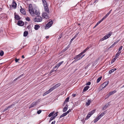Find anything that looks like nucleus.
Returning <instances> with one entry per match:
<instances>
[{"mask_svg": "<svg viewBox=\"0 0 124 124\" xmlns=\"http://www.w3.org/2000/svg\"><path fill=\"white\" fill-rule=\"evenodd\" d=\"M42 18L41 16H37L36 17V18L33 19V21L35 22H39L42 21Z\"/></svg>", "mask_w": 124, "mask_h": 124, "instance_id": "nucleus-1", "label": "nucleus"}, {"mask_svg": "<svg viewBox=\"0 0 124 124\" xmlns=\"http://www.w3.org/2000/svg\"><path fill=\"white\" fill-rule=\"evenodd\" d=\"M29 11L31 15H34V10H33V7L32 5L31 4H30L29 5Z\"/></svg>", "mask_w": 124, "mask_h": 124, "instance_id": "nucleus-2", "label": "nucleus"}, {"mask_svg": "<svg viewBox=\"0 0 124 124\" xmlns=\"http://www.w3.org/2000/svg\"><path fill=\"white\" fill-rule=\"evenodd\" d=\"M112 34V32H110L108 34H106L105 36L101 39V41H103L108 39L111 36Z\"/></svg>", "mask_w": 124, "mask_h": 124, "instance_id": "nucleus-3", "label": "nucleus"}, {"mask_svg": "<svg viewBox=\"0 0 124 124\" xmlns=\"http://www.w3.org/2000/svg\"><path fill=\"white\" fill-rule=\"evenodd\" d=\"M53 22L52 20L51 21L49 22L46 25L45 28V29H48L53 24Z\"/></svg>", "mask_w": 124, "mask_h": 124, "instance_id": "nucleus-4", "label": "nucleus"}, {"mask_svg": "<svg viewBox=\"0 0 124 124\" xmlns=\"http://www.w3.org/2000/svg\"><path fill=\"white\" fill-rule=\"evenodd\" d=\"M17 6V4L13 0L12 3V4L10 5V8L11 9L12 7H13L15 8Z\"/></svg>", "mask_w": 124, "mask_h": 124, "instance_id": "nucleus-5", "label": "nucleus"}, {"mask_svg": "<svg viewBox=\"0 0 124 124\" xmlns=\"http://www.w3.org/2000/svg\"><path fill=\"white\" fill-rule=\"evenodd\" d=\"M61 83H59L56 85H55L52 87L51 88H50V89L52 91L53 90L55 89V88H57L59 86L61 85Z\"/></svg>", "mask_w": 124, "mask_h": 124, "instance_id": "nucleus-6", "label": "nucleus"}, {"mask_svg": "<svg viewBox=\"0 0 124 124\" xmlns=\"http://www.w3.org/2000/svg\"><path fill=\"white\" fill-rule=\"evenodd\" d=\"M17 25L20 26H23L24 24V23L21 20H19L17 23Z\"/></svg>", "mask_w": 124, "mask_h": 124, "instance_id": "nucleus-7", "label": "nucleus"}, {"mask_svg": "<svg viewBox=\"0 0 124 124\" xmlns=\"http://www.w3.org/2000/svg\"><path fill=\"white\" fill-rule=\"evenodd\" d=\"M109 83V81H107L102 84L101 86L103 88L105 87Z\"/></svg>", "mask_w": 124, "mask_h": 124, "instance_id": "nucleus-8", "label": "nucleus"}, {"mask_svg": "<svg viewBox=\"0 0 124 124\" xmlns=\"http://www.w3.org/2000/svg\"><path fill=\"white\" fill-rule=\"evenodd\" d=\"M80 55H77L76 56L74 57V59H77L78 60H79L81 59L83 56L85 55V54H84L82 55V56H80Z\"/></svg>", "mask_w": 124, "mask_h": 124, "instance_id": "nucleus-9", "label": "nucleus"}, {"mask_svg": "<svg viewBox=\"0 0 124 124\" xmlns=\"http://www.w3.org/2000/svg\"><path fill=\"white\" fill-rule=\"evenodd\" d=\"M14 15V18L15 19L17 20H20L21 19V18L18 15H16V13H15Z\"/></svg>", "mask_w": 124, "mask_h": 124, "instance_id": "nucleus-10", "label": "nucleus"}, {"mask_svg": "<svg viewBox=\"0 0 124 124\" xmlns=\"http://www.w3.org/2000/svg\"><path fill=\"white\" fill-rule=\"evenodd\" d=\"M20 12L23 15H25L26 14V12L25 10L23 8H21L20 9Z\"/></svg>", "mask_w": 124, "mask_h": 124, "instance_id": "nucleus-11", "label": "nucleus"}, {"mask_svg": "<svg viewBox=\"0 0 124 124\" xmlns=\"http://www.w3.org/2000/svg\"><path fill=\"white\" fill-rule=\"evenodd\" d=\"M44 7L45 11L47 13H49V10L48 6Z\"/></svg>", "mask_w": 124, "mask_h": 124, "instance_id": "nucleus-12", "label": "nucleus"}, {"mask_svg": "<svg viewBox=\"0 0 124 124\" xmlns=\"http://www.w3.org/2000/svg\"><path fill=\"white\" fill-rule=\"evenodd\" d=\"M37 102H33L31 105L30 106L29 108H31L33 107H34L36 105V104L37 103Z\"/></svg>", "mask_w": 124, "mask_h": 124, "instance_id": "nucleus-13", "label": "nucleus"}, {"mask_svg": "<svg viewBox=\"0 0 124 124\" xmlns=\"http://www.w3.org/2000/svg\"><path fill=\"white\" fill-rule=\"evenodd\" d=\"M89 87L90 86H88L85 87L83 90L82 93H83L86 91Z\"/></svg>", "mask_w": 124, "mask_h": 124, "instance_id": "nucleus-14", "label": "nucleus"}, {"mask_svg": "<svg viewBox=\"0 0 124 124\" xmlns=\"http://www.w3.org/2000/svg\"><path fill=\"white\" fill-rule=\"evenodd\" d=\"M52 91L50 89L48 90L47 91H46V92H45L44 93L43 95V96H45L47 94L49 93H50Z\"/></svg>", "mask_w": 124, "mask_h": 124, "instance_id": "nucleus-15", "label": "nucleus"}, {"mask_svg": "<svg viewBox=\"0 0 124 124\" xmlns=\"http://www.w3.org/2000/svg\"><path fill=\"white\" fill-rule=\"evenodd\" d=\"M37 49L38 47H36L35 48H32V52L34 54H35V53L36 52Z\"/></svg>", "mask_w": 124, "mask_h": 124, "instance_id": "nucleus-16", "label": "nucleus"}, {"mask_svg": "<svg viewBox=\"0 0 124 124\" xmlns=\"http://www.w3.org/2000/svg\"><path fill=\"white\" fill-rule=\"evenodd\" d=\"M68 107V106L67 104L64 108L62 111L63 112H66L67 110Z\"/></svg>", "mask_w": 124, "mask_h": 124, "instance_id": "nucleus-17", "label": "nucleus"}, {"mask_svg": "<svg viewBox=\"0 0 124 124\" xmlns=\"http://www.w3.org/2000/svg\"><path fill=\"white\" fill-rule=\"evenodd\" d=\"M44 7L48 6L47 3L45 0H42Z\"/></svg>", "mask_w": 124, "mask_h": 124, "instance_id": "nucleus-18", "label": "nucleus"}, {"mask_svg": "<svg viewBox=\"0 0 124 124\" xmlns=\"http://www.w3.org/2000/svg\"><path fill=\"white\" fill-rule=\"evenodd\" d=\"M91 101V100L88 99L87 100V101L86 102V105L89 106L90 105V103Z\"/></svg>", "mask_w": 124, "mask_h": 124, "instance_id": "nucleus-19", "label": "nucleus"}, {"mask_svg": "<svg viewBox=\"0 0 124 124\" xmlns=\"http://www.w3.org/2000/svg\"><path fill=\"white\" fill-rule=\"evenodd\" d=\"M34 14L35 15H37V16H39L40 13L37 10H35V11H34Z\"/></svg>", "mask_w": 124, "mask_h": 124, "instance_id": "nucleus-20", "label": "nucleus"}, {"mask_svg": "<svg viewBox=\"0 0 124 124\" xmlns=\"http://www.w3.org/2000/svg\"><path fill=\"white\" fill-rule=\"evenodd\" d=\"M40 27L39 25L36 24L35 25L34 28L35 30H37L40 28Z\"/></svg>", "mask_w": 124, "mask_h": 124, "instance_id": "nucleus-21", "label": "nucleus"}, {"mask_svg": "<svg viewBox=\"0 0 124 124\" xmlns=\"http://www.w3.org/2000/svg\"><path fill=\"white\" fill-rule=\"evenodd\" d=\"M15 104V103L14 102L11 105L8 106V108L9 109L10 108H14Z\"/></svg>", "mask_w": 124, "mask_h": 124, "instance_id": "nucleus-22", "label": "nucleus"}, {"mask_svg": "<svg viewBox=\"0 0 124 124\" xmlns=\"http://www.w3.org/2000/svg\"><path fill=\"white\" fill-rule=\"evenodd\" d=\"M116 70V69L114 68L111 69L109 71V72L110 74H111L114 71Z\"/></svg>", "mask_w": 124, "mask_h": 124, "instance_id": "nucleus-23", "label": "nucleus"}, {"mask_svg": "<svg viewBox=\"0 0 124 124\" xmlns=\"http://www.w3.org/2000/svg\"><path fill=\"white\" fill-rule=\"evenodd\" d=\"M121 53V51H118L116 54L115 57L116 58H117V57L119 55L120 53Z\"/></svg>", "mask_w": 124, "mask_h": 124, "instance_id": "nucleus-24", "label": "nucleus"}, {"mask_svg": "<svg viewBox=\"0 0 124 124\" xmlns=\"http://www.w3.org/2000/svg\"><path fill=\"white\" fill-rule=\"evenodd\" d=\"M116 92V90H114V91H111L110 92H109V94L110 96L111 95L113 94L114 93H115Z\"/></svg>", "mask_w": 124, "mask_h": 124, "instance_id": "nucleus-25", "label": "nucleus"}, {"mask_svg": "<svg viewBox=\"0 0 124 124\" xmlns=\"http://www.w3.org/2000/svg\"><path fill=\"white\" fill-rule=\"evenodd\" d=\"M28 34V32L27 31H25L23 33V36L24 37H26L27 36Z\"/></svg>", "mask_w": 124, "mask_h": 124, "instance_id": "nucleus-26", "label": "nucleus"}, {"mask_svg": "<svg viewBox=\"0 0 124 124\" xmlns=\"http://www.w3.org/2000/svg\"><path fill=\"white\" fill-rule=\"evenodd\" d=\"M102 78V77H100L98 78L97 79L96 82L97 83H98L101 80Z\"/></svg>", "mask_w": 124, "mask_h": 124, "instance_id": "nucleus-27", "label": "nucleus"}, {"mask_svg": "<svg viewBox=\"0 0 124 124\" xmlns=\"http://www.w3.org/2000/svg\"><path fill=\"white\" fill-rule=\"evenodd\" d=\"M67 115L66 113H63L61 115L60 117V118H61Z\"/></svg>", "mask_w": 124, "mask_h": 124, "instance_id": "nucleus-28", "label": "nucleus"}, {"mask_svg": "<svg viewBox=\"0 0 124 124\" xmlns=\"http://www.w3.org/2000/svg\"><path fill=\"white\" fill-rule=\"evenodd\" d=\"M99 117H97L94 119V123H95L96 122H97L98 120L100 119L98 118Z\"/></svg>", "mask_w": 124, "mask_h": 124, "instance_id": "nucleus-29", "label": "nucleus"}, {"mask_svg": "<svg viewBox=\"0 0 124 124\" xmlns=\"http://www.w3.org/2000/svg\"><path fill=\"white\" fill-rule=\"evenodd\" d=\"M95 110H93L90 112L89 113L90 114H91V115L93 114L95 112Z\"/></svg>", "mask_w": 124, "mask_h": 124, "instance_id": "nucleus-30", "label": "nucleus"}, {"mask_svg": "<svg viewBox=\"0 0 124 124\" xmlns=\"http://www.w3.org/2000/svg\"><path fill=\"white\" fill-rule=\"evenodd\" d=\"M55 112L54 111H53V112L51 113L48 115L49 117H50L52 116L53 115L54 113Z\"/></svg>", "mask_w": 124, "mask_h": 124, "instance_id": "nucleus-31", "label": "nucleus"}, {"mask_svg": "<svg viewBox=\"0 0 124 124\" xmlns=\"http://www.w3.org/2000/svg\"><path fill=\"white\" fill-rule=\"evenodd\" d=\"M91 114H90L88 113L87 114L86 118H85V120L88 119L91 116Z\"/></svg>", "mask_w": 124, "mask_h": 124, "instance_id": "nucleus-32", "label": "nucleus"}, {"mask_svg": "<svg viewBox=\"0 0 124 124\" xmlns=\"http://www.w3.org/2000/svg\"><path fill=\"white\" fill-rule=\"evenodd\" d=\"M107 17L105 16L104 17H103L99 21L101 23L102 22L103 20H104V19H105Z\"/></svg>", "mask_w": 124, "mask_h": 124, "instance_id": "nucleus-33", "label": "nucleus"}, {"mask_svg": "<svg viewBox=\"0 0 124 124\" xmlns=\"http://www.w3.org/2000/svg\"><path fill=\"white\" fill-rule=\"evenodd\" d=\"M55 118V117L54 116H52L51 118H50V119L49 120V122H50L53 119H54Z\"/></svg>", "mask_w": 124, "mask_h": 124, "instance_id": "nucleus-34", "label": "nucleus"}, {"mask_svg": "<svg viewBox=\"0 0 124 124\" xmlns=\"http://www.w3.org/2000/svg\"><path fill=\"white\" fill-rule=\"evenodd\" d=\"M89 48V47H88L86 49H85L82 52L83 54H84Z\"/></svg>", "mask_w": 124, "mask_h": 124, "instance_id": "nucleus-35", "label": "nucleus"}, {"mask_svg": "<svg viewBox=\"0 0 124 124\" xmlns=\"http://www.w3.org/2000/svg\"><path fill=\"white\" fill-rule=\"evenodd\" d=\"M104 114L103 113H101L100 114L99 116H98L97 117H99V119L101 117H102L103 116Z\"/></svg>", "mask_w": 124, "mask_h": 124, "instance_id": "nucleus-36", "label": "nucleus"}, {"mask_svg": "<svg viewBox=\"0 0 124 124\" xmlns=\"http://www.w3.org/2000/svg\"><path fill=\"white\" fill-rule=\"evenodd\" d=\"M57 70V69L56 70L54 69L53 68L50 72V74L52 72H54V71H55Z\"/></svg>", "mask_w": 124, "mask_h": 124, "instance_id": "nucleus-37", "label": "nucleus"}, {"mask_svg": "<svg viewBox=\"0 0 124 124\" xmlns=\"http://www.w3.org/2000/svg\"><path fill=\"white\" fill-rule=\"evenodd\" d=\"M112 9H111L105 16L107 17L108 15L110 13Z\"/></svg>", "mask_w": 124, "mask_h": 124, "instance_id": "nucleus-38", "label": "nucleus"}, {"mask_svg": "<svg viewBox=\"0 0 124 124\" xmlns=\"http://www.w3.org/2000/svg\"><path fill=\"white\" fill-rule=\"evenodd\" d=\"M4 52L2 50L0 51V56H2L4 54Z\"/></svg>", "mask_w": 124, "mask_h": 124, "instance_id": "nucleus-39", "label": "nucleus"}, {"mask_svg": "<svg viewBox=\"0 0 124 124\" xmlns=\"http://www.w3.org/2000/svg\"><path fill=\"white\" fill-rule=\"evenodd\" d=\"M44 18H46V19H48L49 18V16L47 14L46 16H45L44 17Z\"/></svg>", "mask_w": 124, "mask_h": 124, "instance_id": "nucleus-40", "label": "nucleus"}, {"mask_svg": "<svg viewBox=\"0 0 124 124\" xmlns=\"http://www.w3.org/2000/svg\"><path fill=\"white\" fill-rule=\"evenodd\" d=\"M101 23L99 21H98L96 24L93 27V28H94L95 27H96L99 24Z\"/></svg>", "mask_w": 124, "mask_h": 124, "instance_id": "nucleus-41", "label": "nucleus"}, {"mask_svg": "<svg viewBox=\"0 0 124 124\" xmlns=\"http://www.w3.org/2000/svg\"><path fill=\"white\" fill-rule=\"evenodd\" d=\"M69 97H67L65 100V102H68L69 101Z\"/></svg>", "mask_w": 124, "mask_h": 124, "instance_id": "nucleus-42", "label": "nucleus"}, {"mask_svg": "<svg viewBox=\"0 0 124 124\" xmlns=\"http://www.w3.org/2000/svg\"><path fill=\"white\" fill-rule=\"evenodd\" d=\"M68 47H66L64 49L62 50V52H65V51L66 50L68 49Z\"/></svg>", "mask_w": 124, "mask_h": 124, "instance_id": "nucleus-43", "label": "nucleus"}, {"mask_svg": "<svg viewBox=\"0 0 124 124\" xmlns=\"http://www.w3.org/2000/svg\"><path fill=\"white\" fill-rule=\"evenodd\" d=\"M109 105V104L108 103H107L104 106V108H107Z\"/></svg>", "mask_w": 124, "mask_h": 124, "instance_id": "nucleus-44", "label": "nucleus"}, {"mask_svg": "<svg viewBox=\"0 0 124 124\" xmlns=\"http://www.w3.org/2000/svg\"><path fill=\"white\" fill-rule=\"evenodd\" d=\"M26 21H31V19L28 17H26Z\"/></svg>", "mask_w": 124, "mask_h": 124, "instance_id": "nucleus-45", "label": "nucleus"}, {"mask_svg": "<svg viewBox=\"0 0 124 124\" xmlns=\"http://www.w3.org/2000/svg\"><path fill=\"white\" fill-rule=\"evenodd\" d=\"M47 14L46 13H44L42 14V16L43 17H44L45 16H46L47 15Z\"/></svg>", "mask_w": 124, "mask_h": 124, "instance_id": "nucleus-46", "label": "nucleus"}, {"mask_svg": "<svg viewBox=\"0 0 124 124\" xmlns=\"http://www.w3.org/2000/svg\"><path fill=\"white\" fill-rule=\"evenodd\" d=\"M123 48V46H120L119 48L118 49V51H120V50H121L122 49V48Z\"/></svg>", "mask_w": 124, "mask_h": 124, "instance_id": "nucleus-47", "label": "nucleus"}, {"mask_svg": "<svg viewBox=\"0 0 124 124\" xmlns=\"http://www.w3.org/2000/svg\"><path fill=\"white\" fill-rule=\"evenodd\" d=\"M19 59H17L16 58L15 59V61L16 63L17 62H18V61L19 60Z\"/></svg>", "mask_w": 124, "mask_h": 124, "instance_id": "nucleus-48", "label": "nucleus"}, {"mask_svg": "<svg viewBox=\"0 0 124 124\" xmlns=\"http://www.w3.org/2000/svg\"><path fill=\"white\" fill-rule=\"evenodd\" d=\"M8 107H6L4 109V110H3V112H4L5 111L7 110L8 109Z\"/></svg>", "mask_w": 124, "mask_h": 124, "instance_id": "nucleus-49", "label": "nucleus"}, {"mask_svg": "<svg viewBox=\"0 0 124 124\" xmlns=\"http://www.w3.org/2000/svg\"><path fill=\"white\" fill-rule=\"evenodd\" d=\"M71 111V109H70L68 111H67V112H66L67 115Z\"/></svg>", "mask_w": 124, "mask_h": 124, "instance_id": "nucleus-50", "label": "nucleus"}, {"mask_svg": "<svg viewBox=\"0 0 124 124\" xmlns=\"http://www.w3.org/2000/svg\"><path fill=\"white\" fill-rule=\"evenodd\" d=\"M41 112V110H39L37 112V113L38 114H39Z\"/></svg>", "mask_w": 124, "mask_h": 124, "instance_id": "nucleus-51", "label": "nucleus"}, {"mask_svg": "<svg viewBox=\"0 0 124 124\" xmlns=\"http://www.w3.org/2000/svg\"><path fill=\"white\" fill-rule=\"evenodd\" d=\"M119 41V40H117L113 44V45L114 46V45L116 44Z\"/></svg>", "mask_w": 124, "mask_h": 124, "instance_id": "nucleus-52", "label": "nucleus"}, {"mask_svg": "<svg viewBox=\"0 0 124 124\" xmlns=\"http://www.w3.org/2000/svg\"><path fill=\"white\" fill-rule=\"evenodd\" d=\"M110 96V95L109 94V93L106 96V98H108Z\"/></svg>", "mask_w": 124, "mask_h": 124, "instance_id": "nucleus-53", "label": "nucleus"}, {"mask_svg": "<svg viewBox=\"0 0 124 124\" xmlns=\"http://www.w3.org/2000/svg\"><path fill=\"white\" fill-rule=\"evenodd\" d=\"M75 59V60H74V61L73 62H72V63H74L78 60V59Z\"/></svg>", "mask_w": 124, "mask_h": 124, "instance_id": "nucleus-54", "label": "nucleus"}, {"mask_svg": "<svg viewBox=\"0 0 124 124\" xmlns=\"http://www.w3.org/2000/svg\"><path fill=\"white\" fill-rule=\"evenodd\" d=\"M62 35L61 34L59 36V38H58V39H60L62 37Z\"/></svg>", "mask_w": 124, "mask_h": 124, "instance_id": "nucleus-55", "label": "nucleus"}, {"mask_svg": "<svg viewBox=\"0 0 124 124\" xmlns=\"http://www.w3.org/2000/svg\"><path fill=\"white\" fill-rule=\"evenodd\" d=\"M56 65L57 67V69L60 66V65L59 64V63L57 64H56Z\"/></svg>", "mask_w": 124, "mask_h": 124, "instance_id": "nucleus-56", "label": "nucleus"}, {"mask_svg": "<svg viewBox=\"0 0 124 124\" xmlns=\"http://www.w3.org/2000/svg\"><path fill=\"white\" fill-rule=\"evenodd\" d=\"M91 83L90 82H88L86 84V85H90Z\"/></svg>", "mask_w": 124, "mask_h": 124, "instance_id": "nucleus-57", "label": "nucleus"}, {"mask_svg": "<svg viewBox=\"0 0 124 124\" xmlns=\"http://www.w3.org/2000/svg\"><path fill=\"white\" fill-rule=\"evenodd\" d=\"M57 113H55L54 115V116H55V117L57 116Z\"/></svg>", "mask_w": 124, "mask_h": 124, "instance_id": "nucleus-58", "label": "nucleus"}, {"mask_svg": "<svg viewBox=\"0 0 124 124\" xmlns=\"http://www.w3.org/2000/svg\"><path fill=\"white\" fill-rule=\"evenodd\" d=\"M64 62L63 61H62L59 63V64H60V65L62 64Z\"/></svg>", "mask_w": 124, "mask_h": 124, "instance_id": "nucleus-59", "label": "nucleus"}, {"mask_svg": "<svg viewBox=\"0 0 124 124\" xmlns=\"http://www.w3.org/2000/svg\"><path fill=\"white\" fill-rule=\"evenodd\" d=\"M114 46L113 45H112L109 48V49H110V48L113 47Z\"/></svg>", "mask_w": 124, "mask_h": 124, "instance_id": "nucleus-60", "label": "nucleus"}, {"mask_svg": "<svg viewBox=\"0 0 124 124\" xmlns=\"http://www.w3.org/2000/svg\"><path fill=\"white\" fill-rule=\"evenodd\" d=\"M79 32H78L76 34V35H75V36L76 37L78 35V34H79Z\"/></svg>", "mask_w": 124, "mask_h": 124, "instance_id": "nucleus-61", "label": "nucleus"}, {"mask_svg": "<svg viewBox=\"0 0 124 124\" xmlns=\"http://www.w3.org/2000/svg\"><path fill=\"white\" fill-rule=\"evenodd\" d=\"M19 78H18V77L17 78H15L13 81V82L16 81L17 79Z\"/></svg>", "mask_w": 124, "mask_h": 124, "instance_id": "nucleus-62", "label": "nucleus"}, {"mask_svg": "<svg viewBox=\"0 0 124 124\" xmlns=\"http://www.w3.org/2000/svg\"><path fill=\"white\" fill-rule=\"evenodd\" d=\"M84 54L82 52L80 53L79 55H80V56H82V54Z\"/></svg>", "mask_w": 124, "mask_h": 124, "instance_id": "nucleus-63", "label": "nucleus"}, {"mask_svg": "<svg viewBox=\"0 0 124 124\" xmlns=\"http://www.w3.org/2000/svg\"><path fill=\"white\" fill-rule=\"evenodd\" d=\"M55 122V121L54 120L52 122L51 124H54Z\"/></svg>", "mask_w": 124, "mask_h": 124, "instance_id": "nucleus-64", "label": "nucleus"}]
</instances>
